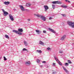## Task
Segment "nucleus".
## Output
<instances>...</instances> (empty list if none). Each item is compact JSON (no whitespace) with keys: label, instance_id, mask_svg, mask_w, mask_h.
I'll use <instances>...</instances> for the list:
<instances>
[{"label":"nucleus","instance_id":"f257e3e1","mask_svg":"<svg viewBox=\"0 0 74 74\" xmlns=\"http://www.w3.org/2000/svg\"><path fill=\"white\" fill-rule=\"evenodd\" d=\"M34 15L37 16V17H38V18H39V17H40L41 18H42V20H43L44 21H46V18L43 16H42L41 15H39L38 14H35Z\"/></svg>","mask_w":74,"mask_h":74},{"label":"nucleus","instance_id":"f03ea898","mask_svg":"<svg viewBox=\"0 0 74 74\" xmlns=\"http://www.w3.org/2000/svg\"><path fill=\"white\" fill-rule=\"evenodd\" d=\"M67 23L68 25L70 26V27H72L73 28H74V23L72 22L71 21H68L67 22Z\"/></svg>","mask_w":74,"mask_h":74},{"label":"nucleus","instance_id":"7ed1b4c3","mask_svg":"<svg viewBox=\"0 0 74 74\" xmlns=\"http://www.w3.org/2000/svg\"><path fill=\"white\" fill-rule=\"evenodd\" d=\"M2 10L3 11V15L4 16H7L8 14V12L5 11L4 10V9H2Z\"/></svg>","mask_w":74,"mask_h":74},{"label":"nucleus","instance_id":"20e7f679","mask_svg":"<svg viewBox=\"0 0 74 74\" xmlns=\"http://www.w3.org/2000/svg\"><path fill=\"white\" fill-rule=\"evenodd\" d=\"M19 7L22 11H24L25 10V8L22 5H19Z\"/></svg>","mask_w":74,"mask_h":74},{"label":"nucleus","instance_id":"39448f33","mask_svg":"<svg viewBox=\"0 0 74 74\" xmlns=\"http://www.w3.org/2000/svg\"><path fill=\"white\" fill-rule=\"evenodd\" d=\"M13 32L15 33L16 34H19V35H21L22 34V33H19L18 31L16 30H13Z\"/></svg>","mask_w":74,"mask_h":74},{"label":"nucleus","instance_id":"423d86ee","mask_svg":"<svg viewBox=\"0 0 74 74\" xmlns=\"http://www.w3.org/2000/svg\"><path fill=\"white\" fill-rule=\"evenodd\" d=\"M44 8H45V12H46L47 10H48V9H49V7L47 5H44Z\"/></svg>","mask_w":74,"mask_h":74},{"label":"nucleus","instance_id":"0eeeda50","mask_svg":"<svg viewBox=\"0 0 74 74\" xmlns=\"http://www.w3.org/2000/svg\"><path fill=\"white\" fill-rule=\"evenodd\" d=\"M9 18H10V19L12 21H13L14 20V17H13V16L11 15V14H10L9 15Z\"/></svg>","mask_w":74,"mask_h":74},{"label":"nucleus","instance_id":"6e6552de","mask_svg":"<svg viewBox=\"0 0 74 74\" xmlns=\"http://www.w3.org/2000/svg\"><path fill=\"white\" fill-rule=\"evenodd\" d=\"M25 64L27 66H29L31 64L30 63V62L28 61L25 62Z\"/></svg>","mask_w":74,"mask_h":74},{"label":"nucleus","instance_id":"1a4fd4ad","mask_svg":"<svg viewBox=\"0 0 74 74\" xmlns=\"http://www.w3.org/2000/svg\"><path fill=\"white\" fill-rule=\"evenodd\" d=\"M62 68H63L64 70L65 71V72H66V73H67V74H69V71H67V69H66L64 66H62Z\"/></svg>","mask_w":74,"mask_h":74},{"label":"nucleus","instance_id":"9d476101","mask_svg":"<svg viewBox=\"0 0 74 74\" xmlns=\"http://www.w3.org/2000/svg\"><path fill=\"white\" fill-rule=\"evenodd\" d=\"M66 37V35H64L60 39V40H64Z\"/></svg>","mask_w":74,"mask_h":74},{"label":"nucleus","instance_id":"9b49d317","mask_svg":"<svg viewBox=\"0 0 74 74\" xmlns=\"http://www.w3.org/2000/svg\"><path fill=\"white\" fill-rule=\"evenodd\" d=\"M10 2L8 1H5L4 2V4H5V5H8L10 4Z\"/></svg>","mask_w":74,"mask_h":74},{"label":"nucleus","instance_id":"f8f14e48","mask_svg":"<svg viewBox=\"0 0 74 74\" xmlns=\"http://www.w3.org/2000/svg\"><path fill=\"white\" fill-rule=\"evenodd\" d=\"M49 30L50 31H51V32H52L53 33H56V32H55V31H54V30L52 29H51L50 28H49Z\"/></svg>","mask_w":74,"mask_h":74},{"label":"nucleus","instance_id":"ddd939ff","mask_svg":"<svg viewBox=\"0 0 74 74\" xmlns=\"http://www.w3.org/2000/svg\"><path fill=\"white\" fill-rule=\"evenodd\" d=\"M18 32H23V30L22 28L19 29H18Z\"/></svg>","mask_w":74,"mask_h":74},{"label":"nucleus","instance_id":"4468645a","mask_svg":"<svg viewBox=\"0 0 74 74\" xmlns=\"http://www.w3.org/2000/svg\"><path fill=\"white\" fill-rule=\"evenodd\" d=\"M24 43L25 46H27V42L25 41H24Z\"/></svg>","mask_w":74,"mask_h":74},{"label":"nucleus","instance_id":"2eb2a0df","mask_svg":"<svg viewBox=\"0 0 74 74\" xmlns=\"http://www.w3.org/2000/svg\"><path fill=\"white\" fill-rule=\"evenodd\" d=\"M36 33H41V31L38 30H36Z\"/></svg>","mask_w":74,"mask_h":74},{"label":"nucleus","instance_id":"dca6fc26","mask_svg":"<svg viewBox=\"0 0 74 74\" xmlns=\"http://www.w3.org/2000/svg\"><path fill=\"white\" fill-rule=\"evenodd\" d=\"M39 44H40V45H43L44 44V43L43 42H42L40 41L39 42Z\"/></svg>","mask_w":74,"mask_h":74},{"label":"nucleus","instance_id":"f3484780","mask_svg":"<svg viewBox=\"0 0 74 74\" xmlns=\"http://www.w3.org/2000/svg\"><path fill=\"white\" fill-rule=\"evenodd\" d=\"M37 53H41L42 52V51H41V50H37L36 51Z\"/></svg>","mask_w":74,"mask_h":74},{"label":"nucleus","instance_id":"a211bd4d","mask_svg":"<svg viewBox=\"0 0 74 74\" xmlns=\"http://www.w3.org/2000/svg\"><path fill=\"white\" fill-rule=\"evenodd\" d=\"M61 7H62V8H67V6L64 5H61Z\"/></svg>","mask_w":74,"mask_h":74},{"label":"nucleus","instance_id":"6ab92c4d","mask_svg":"<svg viewBox=\"0 0 74 74\" xmlns=\"http://www.w3.org/2000/svg\"><path fill=\"white\" fill-rule=\"evenodd\" d=\"M62 3L60 1H57V4H62Z\"/></svg>","mask_w":74,"mask_h":74},{"label":"nucleus","instance_id":"aec40b11","mask_svg":"<svg viewBox=\"0 0 74 74\" xmlns=\"http://www.w3.org/2000/svg\"><path fill=\"white\" fill-rule=\"evenodd\" d=\"M26 6L29 7V6H30V3H27L26 5Z\"/></svg>","mask_w":74,"mask_h":74},{"label":"nucleus","instance_id":"412c9836","mask_svg":"<svg viewBox=\"0 0 74 74\" xmlns=\"http://www.w3.org/2000/svg\"><path fill=\"white\" fill-rule=\"evenodd\" d=\"M54 58L57 61V62H58L59 61V60H58V59H57V58H56V57H54Z\"/></svg>","mask_w":74,"mask_h":74},{"label":"nucleus","instance_id":"4be33fe9","mask_svg":"<svg viewBox=\"0 0 74 74\" xmlns=\"http://www.w3.org/2000/svg\"><path fill=\"white\" fill-rule=\"evenodd\" d=\"M58 63L59 64V65H60V66H62V64L61 62H60L59 61L58 62Z\"/></svg>","mask_w":74,"mask_h":74},{"label":"nucleus","instance_id":"5701e85b","mask_svg":"<svg viewBox=\"0 0 74 74\" xmlns=\"http://www.w3.org/2000/svg\"><path fill=\"white\" fill-rule=\"evenodd\" d=\"M68 63H69L70 64H71V63H72V62H71V61H70V60H68Z\"/></svg>","mask_w":74,"mask_h":74},{"label":"nucleus","instance_id":"b1692460","mask_svg":"<svg viewBox=\"0 0 74 74\" xmlns=\"http://www.w3.org/2000/svg\"><path fill=\"white\" fill-rule=\"evenodd\" d=\"M52 3L53 4H57V1H54L52 2Z\"/></svg>","mask_w":74,"mask_h":74},{"label":"nucleus","instance_id":"393cba45","mask_svg":"<svg viewBox=\"0 0 74 74\" xmlns=\"http://www.w3.org/2000/svg\"><path fill=\"white\" fill-rule=\"evenodd\" d=\"M5 37L6 38H9V37H8V36L7 35H5Z\"/></svg>","mask_w":74,"mask_h":74},{"label":"nucleus","instance_id":"a878e982","mask_svg":"<svg viewBox=\"0 0 74 74\" xmlns=\"http://www.w3.org/2000/svg\"><path fill=\"white\" fill-rule=\"evenodd\" d=\"M65 65L66 66H69V64L67 63H65Z\"/></svg>","mask_w":74,"mask_h":74},{"label":"nucleus","instance_id":"bb28decb","mask_svg":"<svg viewBox=\"0 0 74 74\" xmlns=\"http://www.w3.org/2000/svg\"><path fill=\"white\" fill-rule=\"evenodd\" d=\"M37 62L38 63H39L40 62V60H37Z\"/></svg>","mask_w":74,"mask_h":74},{"label":"nucleus","instance_id":"cd10ccee","mask_svg":"<svg viewBox=\"0 0 74 74\" xmlns=\"http://www.w3.org/2000/svg\"><path fill=\"white\" fill-rule=\"evenodd\" d=\"M3 58H4V60H5V61L7 60V58H5V57L4 56V57H3Z\"/></svg>","mask_w":74,"mask_h":74},{"label":"nucleus","instance_id":"c85d7f7f","mask_svg":"<svg viewBox=\"0 0 74 74\" xmlns=\"http://www.w3.org/2000/svg\"><path fill=\"white\" fill-rule=\"evenodd\" d=\"M52 6L53 7V9H54L55 8V6L54 5H52Z\"/></svg>","mask_w":74,"mask_h":74},{"label":"nucleus","instance_id":"c756f323","mask_svg":"<svg viewBox=\"0 0 74 74\" xmlns=\"http://www.w3.org/2000/svg\"><path fill=\"white\" fill-rule=\"evenodd\" d=\"M47 49L48 50H51V48L49 47H48L47 48Z\"/></svg>","mask_w":74,"mask_h":74},{"label":"nucleus","instance_id":"7c9ffc66","mask_svg":"<svg viewBox=\"0 0 74 74\" xmlns=\"http://www.w3.org/2000/svg\"><path fill=\"white\" fill-rule=\"evenodd\" d=\"M53 66H55V64H56V63H53Z\"/></svg>","mask_w":74,"mask_h":74},{"label":"nucleus","instance_id":"2f4dec72","mask_svg":"<svg viewBox=\"0 0 74 74\" xmlns=\"http://www.w3.org/2000/svg\"><path fill=\"white\" fill-rule=\"evenodd\" d=\"M26 48H24L23 49V51H26Z\"/></svg>","mask_w":74,"mask_h":74},{"label":"nucleus","instance_id":"473e14b6","mask_svg":"<svg viewBox=\"0 0 74 74\" xmlns=\"http://www.w3.org/2000/svg\"><path fill=\"white\" fill-rule=\"evenodd\" d=\"M43 32L44 33H46V31L45 30H43Z\"/></svg>","mask_w":74,"mask_h":74},{"label":"nucleus","instance_id":"72a5a7b5","mask_svg":"<svg viewBox=\"0 0 74 74\" xmlns=\"http://www.w3.org/2000/svg\"><path fill=\"white\" fill-rule=\"evenodd\" d=\"M59 53H63V51H60Z\"/></svg>","mask_w":74,"mask_h":74},{"label":"nucleus","instance_id":"f704fd0d","mask_svg":"<svg viewBox=\"0 0 74 74\" xmlns=\"http://www.w3.org/2000/svg\"><path fill=\"white\" fill-rule=\"evenodd\" d=\"M56 72H53L52 73V74H56Z\"/></svg>","mask_w":74,"mask_h":74},{"label":"nucleus","instance_id":"c9c22d12","mask_svg":"<svg viewBox=\"0 0 74 74\" xmlns=\"http://www.w3.org/2000/svg\"><path fill=\"white\" fill-rule=\"evenodd\" d=\"M42 63H46V62L45 61H42Z\"/></svg>","mask_w":74,"mask_h":74},{"label":"nucleus","instance_id":"e433bc0d","mask_svg":"<svg viewBox=\"0 0 74 74\" xmlns=\"http://www.w3.org/2000/svg\"><path fill=\"white\" fill-rule=\"evenodd\" d=\"M27 21H30V19H27Z\"/></svg>","mask_w":74,"mask_h":74},{"label":"nucleus","instance_id":"4c0bfd02","mask_svg":"<svg viewBox=\"0 0 74 74\" xmlns=\"http://www.w3.org/2000/svg\"><path fill=\"white\" fill-rule=\"evenodd\" d=\"M52 19V18L51 17H50L49 18V20H50V19Z\"/></svg>","mask_w":74,"mask_h":74},{"label":"nucleus","instance_id":"58836bf2","mask_svg":"<svg viewBox=\"0 0 74 74\" xmlns=\"http://www.w3.org/2000/svg\"><path fill=\"white\" fill-rule=\"evenodd\" d=\"M40 67H43V65H40Z\"/></svg>","mask_w":74,"mask_h":74},{"label":"nucleus","instance_id":"ea45409f","mask_svg":"<svg viewBox=\"0 0 74 74\" xmlns=\"http://www.w3.org/2000/svg\"><path fill=\"white\" fill-rule=\"evenodd\" d=\"M62 15L63 16H64V14H62Z\"/></svg>","mask_w":74,"mask_h":74},{"label":"nucleus","instance_id":"a19ab883","mask_svg":"<svg viewBox=\"0 0 74 74\" xmlns=\"http://www.w3.org/2000/svg\"><path fill=\"white\" fill-rule=\"evenodd\" d=\"M26 51H27V52H28V50H27V49H26V50H25Z\"/></svg>","mask_w":74,"mask_h":74},{"label":"nucleus","instance_id":"79ce46f5","mask_svg":"<svg viewBox=\"0 0 74 74\" xmlns=\"http://www.w3.org/2000/svg\"><path fill=\"white\" fill-rule=\"evenodd\" d=\"M14 11H16V9H14Z\"/></svg>","mask_w":74,"mask_h":74},{"label":"nucleus","instance_id":"37998d69","mask_svg":"<svg viewBox=\"0 0 74 74\" xmlns=\"http://www.w3.org/2000/svg\"><path fill=\"white\" fill-rule=\"evenodd\" d=\"M68 1V3H70V1Z\"/></svg>","mask_w":74,"mask_h":74},{"label":"nucleus","instance_id":"c03bdc74","mask_svg":"<svg viewBox=\"0 0 74 74\" xmlns=\"http://www.w3.org/2000/svg\"><path fill=\"white\" fill-rule=\"evenodd\" d=\"M65 1H66V2H67V1L68 0H65Z\"/></svg>","mask_w":74,"mask_h":74},{"label":"nucleus","instance_id":"a18cd8bd","mask_svg":"<svg viewBox=\"0 0 74 74\" xmlns=\"http://www.w3.org/2000/svg\"><path fill=\"white\" fill-rule=\"evenodd\" d=\"M26 10L27 11H28V10Z\"/></svg>","mask_w":74,"mask_h":74}]
</instances>
